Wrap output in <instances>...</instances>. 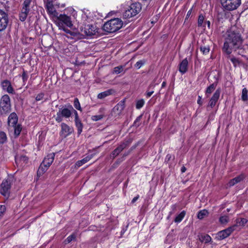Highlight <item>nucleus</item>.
<instances>
[{
  "mask_svg": "<svg viewBox=\"0 0 248 248\" xmlns=\"http://www.w3.org/2000/svg\"><path fill=\"white\" fill-rule=\"evenodd\" d=\"M243 40L240 33L231 30L227 32V37L224 43L223 50L228 55L232 53V49L235 51L242 48Z\"/></svg>",
  "mask_w": 248,
  "mask_h": 248,
  "instance_id": "1",
  "label": "nucleus"
},
{
  "mask_svg": "<svg viewBox=\"0 0 248 248\" xmlns=\"http://www.w3.org/2000/svg\"><path fill=\"white\" fill-rule=\"evenodd\" d=\"M123 25L122 20L118 18L111 19L105 22L102 27L104 31L108 33H113L120 30Z\"/></svg>",
  "mask_w": 248,
  "mask_h": 248,
  "instance_id": "2",
  "label": "nucleus"
},
{
  "mask_svg": "<svg viewBox=\"0 0 248 248\" xmlns=\"http://www.w3.org/2000/svg\"><path fill=\"white\" fill-rule=\"evenodd\" d=\"M73 107L69 104L67 106H62L59 108L57 112L55 120L58 123H60L63 120V118H69L72 114Z\"/></svg>",
  "mask_w": 248,
  "mask_h": 248,
  "instance_id": "3",
  "label": "nucleus"
},
{
  "mask_svg": "<svg viewBox=\"0 0 248 248\" xmlns=\"http://www.w3.org/2000/svg\"><path fill=\"white\" fill-rule=\"evenodd\" d=\"M141 10V6L139 2H135L130 5L123 14L125 19L130 18L137 15Z\"/></svg>",
  "mask_w": 248,
  "mask_h": 248,
  "instance_id": "4",
  "label": "nucleus"
},
{
  "mask_svg": "<svg viewBox=\"0 0 248 248\" xmlns=\"http://www.w3.org/2000/svg\"><path fill=\"white\" fill-rule=\"evenodd\" d=\"M241 0H220L223 8L228 11L235 10L240 5Z\"/></svg>",
  "mask_w": 248,
  "mask_h": 248,
  "instance_id": "5",
  "label": "nucleus"
},
{
  "mask_svg": "<svg viewBox=\"0 0 248 248\" xmlns=\"http://www.w3.org/2000/svg\"><path fill=\"white\" fill-rule=\"evenodd\" d=\"M11 110V104L9 96L6 94L2 96L0 100V111L6 113Z\"/></svg>",
  "mask_w": 248,
  "mask_h": 248,
  "instance_id": "6",
  "label": "nucleus"
},
{
  "mask_svg": "<svg viewBox=\"0 0 248 248\" xmlns=\"http://www.w3.org/2000/svg\"><path fill=\"white\" fill-rule=\"evenodd\" d=\"M57 24L59 28H63L64 27V25L69 27L73 26L70 17L62 14H60L57 16Z\"/></svg>",
  "mask_w": 248,
  "mask_h": 248,
  "instance_id": "7",
  "label": "nucleus"
},
{
  "mask_svg": "<svg viewBox=\"0 0 248 248\" xmlns=\"http://www.w3.org/2000/svg\"><path fill=\"white\" fill-rule=\"evenodd\" d=\"M125 99L120 101L112 108L110 115L114 118H119L122 113L123 110L125 108Z\"/></svg>",
  "mask_w": 248,
  "mask_h": 248,
  "instance_id": "8",
  "label": "nucleus"
},
{
  "mask_svg": "<svg viewBox=\"0 0 248 248\" xmlns=\"http://www.w3.org/2000/svg\"><path fill=\"white\" fill-rule=\"evenodd\" d=\"M11 187V182L8 179L4 180L1 184L0 189V193L4 197H8L10 194Z\"/></svg>",
  "mask_w": 248,
  "mask_h": 248,
  "instance_id": "9",
  "label": "nucleus"
},
{
  "mask_svg": "<svg viewBox=\"0 0 248 248\" xmlns=\"http://www.w3.org/2000/svg\"><path fill=\"white\" fill-rule=\"evenodd\" d=\"M236 226H232L226 229L219 232L217 234V237L218 240H223L228 237L235 230Z\"/></svg>",
  "mask_w": 248,
  "mask_h": 248,
  "instance_id": "10",
  "label": "nucleus"
},
{
  "mask_svg": "<svg viewBox=\"0 0 248 248\" xmlns=\"http://www.w3.org/2000/svg\"><path fill=\"white\" fill-rule=\"evenodd\" d=\"M61 131L60 133V136L62 138H65L74 132V129L66 124L62 123L61 125Z\"/></svg>",
  "mask_w": 248,
  "mask_h": 248,
  "instance_id": "11",
  "label": "nucleus"
},
{
  "mask_svg": "<svg viewBox=\"0 0 248 248\" xmlns=\"http://www.w3.org/2000/svg\"><path fill=\"white\" fill-rule=\"evenodd\" d=\"M8 18L7 14L0 10V31L4 30L7 26Z\"/></svg>",
  "mask_w": 248,
  "mask_h": 248,
  "instance_id": "12",
  "label": "nucleus"
},
{
  "mask_svg": "<svg viewBox=\"0 0 248 248\" xmlns=\"http://www.w3.org/2000/svg\"><path fill=\"white\" fill-rule=\"evenodd\" d=\"M9 130L13 132L14 136L16 135V113H12L8 118Z\"/></svg>",
  "mask_w": 248,
  "mask_h": 248,
  "instance_id": "13",
  "label": "nucleus"
},
{
  "mask_svg": "<svg viewBox=\"0 0 248 248\" xmlns=\"http://www.w3.org/2000/svg\"><path fill=\"white\" fill-rule=\"evenodd\" d=\"M220 94V89H218L215 91L213 96L210 98L207 106V108H213L215 106L216 103H217L219 99Z\"/></svg>",
  "mask_w": 248,
  "mask_h": 248,
  "instance_id": "14",
  "label": "nucleus"
},
{
  "mask_svg": "<svg viewBox=\"0 0 248 248\" xmlns=\"http://www.w3.org/2000/svg\"><path fill=\"white\" fill-rule=\"evenodd\" d=\"M96 32V27L93 25L88 24L84 27V33L86 35L92 36L94 35Z\"/></svg>",
  "mask_w": 248,
  "mask_h": 248,
  "instance_id": "15",
  "label": "nucleus"
},
{
  "mask_svg": "<svg viewBox=\"0 0 248 248\" xmlns=\"http://www.w3.org/2000/svg\"><path fill=\"white\" fill-rule=\"evenodd\" d=\"M46 9L49 15L57 16L58 13L56 12L52 1L47 0L46 3Z\"/></svg>",
  "mask_w": 248,
  "mask_h": 248,
  "instance_id": "16",
  "label": "nucleus"
},
{
  "mask_svg": "<svg viewBox=\"0 0 248 248\" xmlns=\"http://www.w3.org/2000/svg\"><path fill=\"white\" fill-rule=\"evenodd\" d=\"M1 85L3 90L9 93H14V90L11 86V82L8 80H5L1 82Z\"/></svg>",
  "mask_w": 248,
  "mask_h": 248,
  "instance_id": "17",
  "label": "nucleus"
},
{
  "mask_svg": "<svg viewBox=\"0 0 248 248\" xmlns=\"http://www.w3.org/2000/svg\"><path fill=\"white\" fill-rule=\"evenodd\" d=\"M188 64V60L187 58H185L179 64V71L182 74H184L187 71Z\"/></svg>",
  "mask_w": 248,
  "mask_h": 248,
  "instance_id": "18",
  "label": "nucleus"
},
{
  "mask_svg": "<svg viewBox=\"0 0 248 248\" xmlns=\"http://www.w3.org/2000/svg\"><path fill=\"white\" fill-rule=\"evenodd\" d=\"M55 157V154L54 153H51L49 155H48L46 157L44 160L43 161L42 163H43V164L46 165L48 168L51 165V164L52 163V162L54 161Z\"/></svg>",
  "mask_w": 248,
  "mask_h": 248,
  "instance_id": "19",
  "label": "nucleus"
},
{
  "mask_svg": "<svg viewBox=\"0 0 248 248\" xmlns=\"http://www.w3.org/2000/svg\"><path fill=\"white\" fill-rule=\"evenodd\" d=\"M93 155H87L82 159L78 161L75 165V168H78L80 167V166H81L82 165L89 161L90 159H91L93 158Z\"/></svg>",
  "mask_w": 248,
  "mask_h": 248,
  "instance_id": "20",
  "label": "nucleus"
},
{
  "mask_svg": "<svg viewBox=\"0 0 248 248\" xmlns=\"http://www.w3.org/2000/svg\"><path fill=\"white\" fill-rule=\"evenodd\" d=\"M114 91L113 89H108L103 92L99 93L97 95V98L100 99H103L106 97L114 93Z\"/></svg>",
  "mask_w": 248,
  "mask_h": 248,
  "instance_id": "21",
  "label": "nucleus"
},
{
  "mask_svg": "<svg viewBox=\"0 0 248 248\" xmlns=\"http://www.w3.org/2000/svg\"><path fill=\"white\" fill-rule=\"evenodd\" d=\"M132 139L129 138L124 140L123 142L121 143V144L117 147L121 149V151H122L123 150L128 147L132 143Z\"/></svg>",
  "mask_w": 248,
  "mask_h": 248,
  "instance_id": "22",
  "label": "nucleus"
},
{
  "mask_svg": "<svg viewBox=\"0 0 248 248\" xmlns=\"http://www.w3.org/2000/svg\"><path fill=\"white\" fill-rule=\"evenodd\" d=\"M156 84L154 82L151 83L147 88L145 95L147 98L150 97L154 93V89Z\"/></svg>",
  "mask_w": 248,
  "mask_h": 248,
  "instance_id": "23",
  "label": "nucleus"
},
{
  "mask_svg": "<svg viewBox=\"0 0 248 248\" xmlns=\"http://www.w3.org/2000/svg\"><path fill=\"white\" fill-rule=\"evenodd\" d=\"M244 179V177L242 175H239L232 179H231L229 183V186H232L236 184H237L242 181Z\"/></svg>",
  "mask_w": 248,
  "mask_h": 248,
  "instance_id": "24",
  "label": "nucleus"
},
{
  "mask_svg": "<svg viewBox=\"0 0 248 248\" xmlns=\"http://www.w3.org/2000/svg\"><path fill=\"white\" fill-rule=\"evenodd\" d=\"M217 80H216V81L214 82L213 83L211 84L210 86H209L205 91V94L207 95V96H208V95L210 94L216 89L217 85Z\"/></svg>",
  "mask_w": 248,
  "mask_h": 248,
  "instance_id": "25",
  "label": "nucleus"
},
{
  "mask_svg": "<svg viewBox=\"0 0 248 248\" xmlns=\"http://www.w3.org/2000/svg\"><path fill=\"white\" fill-rule=\"evenodd\" d=\"M48 169V167L46 165L43 164L41 163L40 167L37 171V175L40 176L42 175Z\"/></svg>",
  "mask_w": 248,
  "mask_h": 248,
  "instance_id": "26",
  "label": "nucleus"
},
{
  "mask_svg": "<svg viewBox=\"0 0 248 248\" xmlns=\"http://www.w3.org/2000/svg\"><path fill=\"white\" fill-rule=\"evenodd\" d=\"M235 222L236 224L233 226H236V228L237 226H244L248 222V220L245 218H237L235 220Z\"/></svg>",
  "mask_w": 248,
  "mask_h": 248,
  "instance_id": "27",
  "label": "nucleus"
},
{
  "mask_svg": "<svg viewBox=\"0 0 248 248\" xmlns=\"http://www.w3.org/2000/svg\"><path fill=\"white\" fill-rule=\"evenodd\" d=\"M199 240L201 242L208 243L211 241L212 238L208 234L202 235L199 236Z\"/></svg>",
  "mask_w": 248,
  "mask_h": 248,
  "instance_id": "28",
  "label": "nucleus"
},
{
  "mask_svg": "<svg viewBox=\"0 0 248 248\" xmlns=\"http://www.w3.org/2000/svg\"><path fill=\"white\" fill-rule=\"evenodd\" d=\"M75 125L78 130V134L80 135L82 131L83 125L81 120L75 121Z\"/></svg>",
  "mask_w": 248,
  "mask_h": 248,
  "instance_id": "29",
  "label": "nucleus"
},
{
  "mask_svg": "<svg viewBox=\"0 0 248 248\" xmlns=\"http://www.w3.org/2000/svg\"><path fill=\"white\" fill-rule=\"evenodd\" d=\"M228 58L230 59V60L233 63L234 67H236L239 65L240 63V61L239 59L234 57V56H231L230 55H228Z\"/></svg>",
  "mask_w": 248,
  "mask_h": 248,
  "instance_id": "30",
  "label": "nucleus"
},
{
  "mask_svg": "<svg viewBox=\"0 0 248 248\" xmlns=\"http://www.w3.org/2000/svg\"><path fill=\"white\" fill-rule=\"evenodd\" d=\"M208 214V212L207 210L204 209L200 211L197 215V217L200 219H202L205 216H207Z\"/></svg>",
  "mask_w": 248,
  "mask_h": 248,
  "instance_id": "31",
  "label": "nucleus"
},
{
  "mask_svg": "<svg viewBox=\"0 0 248 248\" xmlns=\"http://www.w3.org/2000/svg\"><path fill=\"white\" fill-rule=\"evenodd\" d=\"M186 215V212L185 211H183L181 212L174 219V221L175 222H180L182 219L184 218V217Z\"/></svg>",
  "mask_w": 248,
  "mask_h": 248,
  "instance_id": "32",
  "label": "nucleus"
},
{
  "mask_svg": "<svg viewBox=\"0 0 248 248\" xmlns=\"http://www.w3.org/2000/svg\"><path fill=\"white\" fill-rule=\"evenodd\" d=\"M248 91L246 88L242 90L241 98L243 101H247L248 100Z\"/></svg>",
  "mask_w": 248,
  "mask_h": 248,
  "instance_id": "33",
  "label": "nucleus"
},
{
  "mask_svg": "<svg viewBox=\"0 0 248 248\" xmlns=\"http://www.w3.org/2000/svg\"><path fill=\"white\" fill-rule=\"evenodd\" d=\"M74 106L78 110L82 111V109L80 107V104L78 98H75L74 100Z\"/></svg>",
  "mask_w": 248,
  "mask_h": 248,
  "instance_id": "34",
  "label": "nucleus"
},
{
  "mask_svg": "<svg viewBox=\"0 0 248 248\" xmlns=\"http://www.w3.org/2000/svg\"><path fill=\"white\" fill-rule=\"evenodd\" d=\"M124 69V66L122 65L118 66L115 67L113 68V70L112 72L113 74H119L121 73Z\"/></svg>",
  "mask_w": 248,
  "mask_h": 248,
  "instance_id": "35",
  "label": "nucleus"
},
{
  "mask_svg": "<svg viewBox=\"0 0 248 248\" xmlns=\"http://www.w3.org/2000/svg\"><path fill=\"white\" fill-rule=\"evenodd\" d=\"M142 115H140L138 116L136 119L135 120L134 124H133V126L135 127L136 128L138 127L140 124V120L142 118Z\"/></svg>",
  "mask_w": 248,
  "mask_h": 248,
  "instance_id": "36",
  "label": "nucleus"
},
{
  "mask_svg": "<svg viewBox=\"0 0 248 248\" xmlns=\"http://www.w3.org/2000/svg\"><path fill=\"white\" fill-rule=\"evenodd\" d=\"M200 49L203 54H208L210 51V47L209 46H201Z\"/></svg>",
  "mask_w": 248,
  "mask_h": 248,
  "instance_id": "37",
  "label": "nucleus"
},
{
  "mask_svg": "<svg viewBox=\"0 0 248 248\" xmlns=\"http://www.w3.org/2000/svg\"><path fill=\"white\" fill-rule=\"evenodd\" d=\"M121 149H119L117 147L115 150H114L111 155V157H112L113 159L115 158L117 156H118L119 154L121 152Z\"/></svg>",
  "mask_w": 248,
  "mask_h": 248,
  "instance_id": "38",
  "label": "nucleus"
},
{
  "mask_svg": "<svg viewBox=\"0 0 248 248\" xmlns=\"http://www.w3.org/2000/svg\"><path fill=\"white\" fill-rule=\"evenodd\" d=\"M219 220L221 224H226L228 222L229 217L227 216H221L220 217Z\"/></svg>",
  "mask_w": 248,
  "mask_h": 248,
  "instance_id": "39",
  "label": "nucleus"
},
{
  "mask_svg": "<svg viewBox=\"0 0 248 248\" xmlns=\"http://www.w3.org/2000/svg\"><path fill=\"white\" fill-rule=\"evenodd\" d=\"M6 140L7 137L5 133L3 132H0V143H3Z\"/></svg>",
  "mask_w": 248,
  "mask_h": 248,
  "instance_id": "40",
  "label": "nucleus"
},
{
  "mask_svg": "<svg viewBox=\"0 0 248 248\" xmlns=\"http://www.w3.org/2000/svg\"><path fill=\"white\" fill-rule=\"evenodd\" d=\"M76 238V235L75 233H73L71 235H69L65 240V243H69L72 241L75 240Z\"/></svg>",
  "mask_w": 248,
  "mask_h": 248,
  "instance_id": "41",
  "label": "nucleus"
},
{
  "mask_svg": "<svg viewBox=\"0 0 248 248\" xmlns=\"http://www.w3.org/2000/svg\"><path fill=\"white\" fill-rule=\"evenodd\" d=\"M105 116L103 114H101L97 115H93L92 116V120L93 121H97L101 120Z\"/></svg>",
  "mask_w": 248,
  "mask_h": 248,
  "instance_id": "42",
  "label": "nucleus"
},
{
  "mask_svg": "<svg viewBox=\"0 0 248 248\" xmlns=\"http://www.w3.org/2000/svg\"><path fill=\"white\" fill-rule=\"evenodd\" d=\"M204 19V18L202 15L201 14L199 16L198 19V27H202V26Z\"/></svg>",
  "mask_w": 248,
  "mask_h": 248,
  "instance_id": "43",
  "label": "nucleus"
},
{
  "mask_svg": "<svg viewBox=\"0 0 248 248\" xmlns=\"http://www.w3.org/2000/svg\"><path fill=\"white\" fill-rule=\"evenodd\" d=\"M144 104V101L143 99H140L137 101L136 103V108L140 109L142 108Z\"/></svg>",
  "mask_w": 248,
  "mask_h": 248,
  "instance_id": "44",
  "label": "nucleus"
},
{
  "mask_svg": "<svg viewBox=\"0 0 248 248\" xmlns=\"http://www.w3.org/2000/svg\"><path fill=\"white\" fill-rule=\"evenodd\" d=\"M6 211V206L4 205L0 204V218L4 214Z\"/></svg>",
  "mask_w": 248,
  "mask_h": 248,
  "instance_id": "45",
  "label": "nucleus"
},
{
  "mask_svg": "<svg viewBox=\"0 0 248 248\" xmlns=\"http://www.w3.org/2000/svg\"><path fill=\"white\" fill-rule=\"evenodd\" d=\"M145 63V62L143 60H140L137 62L135 64V67L137 69H140Z\"/></svg>",
  "mask_w": 248,
  "mask_h": 248,
  "instance_id": "46",
  "label": "nucleus"
},
{
  "mask_svg": "<svg viewBox=\"0 0 248 248\" xmlns=\"http://www.w3.org/2000/svg\"><path fill=\"white\" fill-rule=\"evenodd\" d=\"M60 29H62L65 32H66L67 33L70 34L72 36H76V33H75L73 31H72L67 29H66L64 27H63V28H60Z\"/></svg>",
  "mask_w": 248,
  "mask_h": 248,
  "instance_id": "47",
  "label": "nucleus"
},
{
  "mask_svg": "<svg viewBox=\"0 0 248 248\" xmlns=\"http://www.w3.org/2000/svg\"><path fill=\"white\" fill-rule=\"evenodd\" d=\"M27 14H24L22 13H21L19 15V19L21 21H24L25 20V19L27 18Z\"/></svg>",
  "mask_w": 248,
  "mask_h": 248,
  "instance_id": "48",
  "label": "nucleus"
},
{
  "mask_svg": "<svg viewBox=\"0 0 248 248\" xmlns=\"http://www.w3.org/2000/svg\"><path fill=\"white\" fill-rule=\"evenodd\" d=\"M74 113L75 115V122L80 120L78 115V112L73 108L72 109V113Z\"/></svg>",
  "mask_w": 248,
  "mask_h": 248,
  "instance_id": "49",
  "label": "nucleus"
},
{
  "mask_svg": "<svg viewBox=\"0 0 248 248\" xmlns=\"http://www.w3.org/2000/svg\"><path fill=\"white\" fill-rule=\"evenodd\" d=\"M31 2V0H25L23 4V6L29 8Z\"/></svg>",
  "mask_w": 248,
  "mask_h": 248,
  "instance_id": "50",
  "label": "nucleus"
},
{
  "mask_svg": "<svg viewBox=\"0 0 248 248\" xmlns=\"http://www.w3.org/2000/svg\"><path fill=\"white\" fill-rule=\"evenodd\" d=\"M44 96V94L43 93H40L37 95L35 99L36 101H40L43 99Z\"/></svg>",
  "mask_w": 248,
  "mask_h": 248,
  "instance_id": "51",
  "label": "nucleus"
},
{
  "mask_svg": "<svg viewBox=\"0 0 248 248\" xmlns=\"http://www.w3.org/2000/svg\"><path fill=\"white\" fill-rule=\"evenodd\" d=\"M22 130V127L20 124L16 125V137H17L20 133Z\"/></svg>",
  "mask_w": 248,
  "mask_h": 248,
  "instance_id": "52",
  "label": "nucleus"
},
{
  "mask_svg": "<svg viewBox=\"0 0 248 248\" xmlns=\"http://www.w3.org/2000/svg\"><path fill=\"white\" fill-rule=\"evenodd\" d=\"M21 77H22L23 82L27 81V80L28 79V75L25 71H23L22 75H21Z\"/></svg>",
  "mask_w": 248,
  "mask_h": 248,
  "instance_id": "53",
  "label": "nucleus"
},
{
  "mask_svg": "<svg viewBox=\"0 0 248 248\" xmlns=\"http://www.w3.org/2000/svg\"><path fill=\"white\" fill-rule=\"evenodd\" d=\"M20 161L26 164L28 161V158L26 156H21L20 158Z\"/></svg>",
  "mask_w": 248,
  "mask_h": 248,
  "instance_id": "54",
  "label": "nucleus"
},
{
  "mask_svg": "<svg viewBox=\"0 0 248 248\" xmlns=\"http://www.w3.org/2000/svg\"><path fill=\"white\" fill-rule=\"evenodd\" d=\"M29 11H30L29 8H28L27 7H24V6H23L21 13H24V14H27L28 15Z\"/></svg>",
  "mask_w": 248,
  "mask_h": 248,
  "instance_id": "55",
  "label": "nucleus"
},
{
  "mask_svg": "<svg viewBox=\"0 0 248 248\" xmlns=\"http://www.w3.org/2000/svg\"><path fill=\"white\" fill-rule=\"evenodd\" d=\"M139 142L136 143L135 145H133L130 149V152H132L134 149L136 148V147L139 145Z\"/></svg>",
  "mask_w": 248,
  "mask_h": 248,
  "instance_id": "56",
  "label": "nucleus"
},
{
  "mask_svg": "<svg viewBox=\"0 0 248 248\" xmlns=\"http://www.w3.org/2000/svg\"><path fill=\"white\" fill-rule=\"evenodd\" d=\"M131 152H130L129 150L127 151V152H125L123 155V156L122 157L123 158H124L125 159V157L128 155Z\"/></svg>",
  "mask_w": 248,
  "mask_h": 248,
  "instance_id": "57",
  "label": "nucleus"
},
{
  "mask_svg": "<svg viewBox=\"0 0 248 248\" xmlns=\"http://www.w3.org/2000/svg\"><path fill=\"white\" fill-rule=\"evenodd\" d=\"M197 103L200 105H202V97L201 96H198V99L197 100Z\"/></svg>",
  "mask_w": 248,
  "mask_h": 248,
  "instance_id": "58",
  "label": "nucleus"
},
{
  "mask_svg": "<svg viewBox=\"0 0 248 248\" xmlns=\"http://www.w3.org/2000/svg\"><path fill=\"white\" fill-rule=\"evenodd\" d=\"M192 8H191L188 12H187V13L186 14V19H188V18L189 17V16L191 15V13H192Z\"/></svg>",
  "mask_w": 248,
  "mask_h": 248,
  "instance_id": "59",
  "label": "nucleus"
},
{
  "mask_svg": "<svg viewBox=\"0 0 248 248\" xmlns=\"http://www.w3.org/2000/svg\"><path fill=\"white\" fill-rule=\"evenodd\" d=\"M139 195H138L137 196H136L135 197H134L133 200H132L131 201V203H134L135 202H136L137 201V200H138V199L139 198Z\"/></svg>",
  "mask_w": 248,
  "mask_h": 248,
  "instance_id": "60",
  "label": "nucleus"
},
{
  "mask_svg": "<svg viewBox=\"0 0 248 248\" xmlns=\"http://www.w3.org/2000/svg\"><path fill=\"white\" fill-rule=\"evenodd\" d=\"M205 25H207L209 29L210 28V22L209 21H205L204 22V25L203 26V27H204Z\"/></svg>",
  "mask_w": 248,
  "mask_h": 248,
  "instance_id": "61",
  "label": "nucleus"
},
{
  "mask_svg": "<svg viewBox=\"0 0 248 248\" xmlns=\"http://www.w3.org/2000/svg\"><path fill=\"white\" fill-rule=\"evenodd\" d=\"M124 158H123L121 157V158H119L117 160L116 163L118 164H120L121 162H122L123 160H124Z\"/></svg>",
  "mask_w": 248,
  "mask_h": 248,
  "instance_id": "62",
  "label": "nucleus"
},
{
  "mask_svg": "<svg viewBox=\"0 0 248 248\" xmlns=\"http://www.w3.org/2000/svg\"><path fill=\"white\" fill-rule=\"evenodd\" d=\"M186 170V168L185 166H183L181 169V171L182 173L185 172Z\"/></svg>",
  "mask_w": 248,
  "mask_h": 248,
  "instance_id": "63",
  "label": "nucleus"
},
{
  "mask_svg": "<svg viewBox=\"0 0 248 248\" xmlns=\"http://www.w3.org/2000/svg\"><path fill=\"white\" fill-rule=\"evenodd\" d=\"M166 84H167L166 82L163 81L162 83L161 88H164L165 87H166Z\"/></svg>",
  "mask_w": 248,
  "mask_h": 248,
  "instance_id": "64",
  "label": "nucleus"
}]
</instances>
